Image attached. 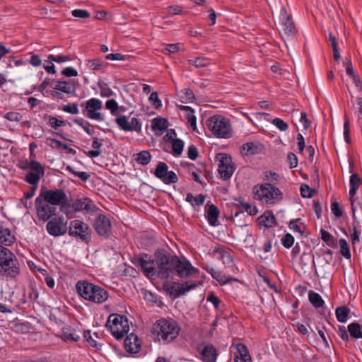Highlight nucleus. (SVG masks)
Wrapping results in <instances>:
<instances>
[{
    "instance_id": "40",
    "label": "nucleus",
    "mask_w": 362,
    "mask_h": 362,
    "mask_svg": "<svg viewBox=\"0 0 362 362\" xmlns=\"http://www.w3.org/2000/svg\"><path fill=\"white\" fill-rule=\"evenodd\" d=\"M308 298L310 302L317 308L322 307L325 304L322 296L315 291H310L308 294Z\"/></svg>"
},
{
    "instance_id": "10",
    "label": "nucleus",
    "mask_w": 362,
    "mask_h": 362,
    "mask_svg": "<svg viewBox=\"0 0 362 362\" xmlns=\"http://www.w3.org/2000/svg\"><path fill=\"white\" fill-rule=\"evenodd\" d=\"M216 161L218 163V171L221 177L223 180L230 178L235 168L231 157L221 153L216 155Z\"/></svg>"
},
{
    "instance_id": "5",
    "label": "nucleus",
    "mask_w": 362,
    "mask_h": 362,
    "mask_svg": "<svg viewBox=\"0 0 362 362\" xmlns=\"http://www.w3.org/2000/svg\"><path fill=\"white\" fill-rule=\"evenodd\" d=\"M206 125L209 130L216 138L229 139L233 136V132L228 119L222 115H214L207 119Z\"/></svg>"
},
{
    "instance_id": "1",
    "label": "nucleus",
    "mask_w": 362,
    "mask_h": 362,
    "mask_svg": "<svg viewBox=\"0 0 362 362\" xmlns=\"http://www.w3.org/2000/svg\"><path fill=\"white\" fill-rule=\"evenodd\" d=\"M159 278L168 279L171 274L176 273L181 278L196 277L199 275V270L192 266L185 259H180L177 256H170L165 254L159 255Z\"/></svg>"
},
{
    "instance_id": "52",
    "label": "nucleus",
    "mask_w": 362,
    "mask_h": 362,
    "mask_svg": "<svg viewBox=\"0 0 362 362\" xmlns=\"http://www.w3.org/2000/svg\"><path fill=\"white\" fill-rule=\"evenodd\" d=\"M48 59L49 61L54 62L57 63H63V62H69L71 60V57L68 55L50 54V55H49Z\"/></svg>"
},
{
    "instance_id": "43",
    "label": "nucleus",
    "mask_w": 362,
    "mask_h": 362,
    "mask_svg": "<svg viewBox=\"0 0 362 362\" xmlns=\"http://www.w3.org/2000/svg\"><path fill=\"white\" fill-rule=\"evenodd\" d=\"M172 145V154L174 156H180L182 151L184 148V142L180 139H178L177 140H173L171 142Z\"/></svg>"
},
{
    "instance_id": "21",
    "label": "nucleus",
    "mask_w": 362,
    "mask_h": 362,
    "mask_svg": "<svg viewBox=\"0 0 362 362\" xmlns=\"http://www.w3.org/2000/svg\"><path fill=\"white\" fill-rule=\"evenodd\" d=\"M255 199L262 203L269 204L272 199V187L270 184L257 185L253 189Z\"/></svg>"
},
{
    "instance_id": "24",
    "label": "nucleus",
    "mask_w": 362,
    "mask_h": 362,
    "mask_svg": "<svg viewBox=\"0 0 362 362\" xmlns=\"http://www.w3.org/2000/svg\"><path fill=\"white\" fill-rule=\"evenodd\" d=\"M124 346L128 352L136 354L141 349V341L136 334L132 333L126 337Z\"/></svg>"
},
{
    "instance_id": "64",
    "label": "nucleus",
    "mask_w": 362,
    "mask_h": 362,
    "mask_svg": "<svg viewBox=\"0 0 362 362\" xmlns=\"http://www.w3.org/2000/svg\"><path fill=\"white\" fill-rule=\"evenodd\" d=\"M242 206L243 209L250 216H255L257 214V209L255 206L251 205L249 203H243Z\"/></svg>"
},
{
    "instance_id": "9",
    "label": "nucleus",
    "mask_w": 362,
    "mask_h": 362,
    "mask_svg": "<svg viewBox=\"0 0 362 362\" xmlns=\"http://www.w3.org/2000/svg\"><path fill=\"white\" fill-rule=\"evenodd\" d=\"M85 112L83 115L88 119L103 122L105 119V115L101 110L103 109V103L100 100L92 98L86 100L84 103Z\"/></svg>"
},
{
    "instance_id": "26",
    "label": "nucleus",
    "mask_w": 362,
    "mask_h": 362,
    "mask_svg": "<svg viewBox=\"0 0 362 362\" xmlns=\"http://www.w3.org/2000/svg\"><path fill=\"white\" fill-rule=\"evenodd\" d=\"M15 242L16 237L11 230L7 228L0 226V245L11 246Z\"/></svg>"
},
{
    "instance_id": "8",
    "label": "nucleus",
    "mask_w": 362,
    "mask_h": 362,
    "mask_svg": "<svg viewBox=\"0 0 362 362\" xmlns=\"http://www.w3.org/2000/svg\"><path fill=\"white\" fill-rule=\"evenodd\" d=\"M20 168L24 170H29L25 177V180L32 185H37L40 180L45 174L44 168L36 160L26 161L25 163H22Z\"/></svg>"
},
{
    "instance_id": "20",
    "label": "nucleus",
    "mask_w": 362,
    "mask_h": 362,
    "mask_svg": "<svg viewBox=\"0 0 362 362\" xmlns=\"http://www.w3.org/2000/svg\"><path fill=\"white\" fill-rule=\"evenodd\" d=\"M240 151L243 156L249 157L264 153L265 147L259 141H251L243 144L240 147Z\"/></svg>"
},
{
    "instance_id": "46",
    "label": "nucleus",
    "mask_w": 362,
    "mask_h": 362,
    "mask_svg": "<svg viewBox=\"0 0 362 362\" xmlns=\"http://www.w3.org/2000/svg\"><path fill=\"white\" fill-rule=\"evenodd\" d=\"M87 67L92 71H98L103 69V62L101 59H95L88 60L86 62Z\"/></svg>"
},
{
    "instance_id": "18",
    "label": "nucleus",
    "mask_w": 362,
    "mask_h": 362,
    "mask_svg": "<svg viewBox=\"0 0 362 362\" xmlns=\"http://www.w3.org/2000/svg\"><path fill=\"white\" fill-rule=\"evenodd\" d=\"M117 126L125 132H139L141 129V124L137 118L133 117L131 120L125 115H121L115 119Z\"/></svg>"
},
{
    "instance_id": "50",
    "label": "nucleus",
    "mask_w": 362,
    "mask_h": 362,
    "mask_svg": "<svg viewBox=\"0 0 362 362\" xmlns=\"http://www.w3.org/2000/svg\"><path fill=\"white\" fill-rule=\"evenodd\" d=\"M66 170L70 173L73 174L76 177H79L82 181H87L89 178V175L86 172H78L74 170V169L71 166H67L66 168Z\"/></svg>"
},
{
    "instance_id": "48",
    "label": "nucleus",
    "mask_w": 362,
    "mask_h": 362,
    "mask_svg": "<svg viewBox=\"0 0 362 362\" xmlns=\"http://www.w3.org/2000/svg\"><path fill=\"white\" fill-rule=\"evenodd\" d=\"M180 98L182 103H188L193 100L194 95L192 90L187 88L180 92Z\"/></svg>"
},
{
    "instance_id": "12",
    "label": "nucleus",
    "mask_w": 362,
    "mask_h": 362,
    "mask_svg": "<svg viewBox=\"0 0 362 362\" xmlns=\"http://www.w3.org/2000/svg\"><path fill=\"white\" fill-rule=\"evenodd\" d=\"M38 197L54 206H60L67 199L65 192L62 189L41 190Z\"/></svg>"
},
{
    "instance_id": "27",
    "label": "nucleus",
    "mask_w": 362,
    "mask_h": 362,
    "mask_svg": "<svg viewBox=\"0 0 362 362\" xmlns=\"http://www.w3.org/2000/svg\"><path fill=\"white\" fill-rule=\"evenodd\" d=\"M201 358L204 362H216L217 354L215 348L211 345L205 346L200 351Z\"/></svg>"
},
{
    "instance_id": "22",
    "label": "nucleus",
    "mask_w": 362,
    "mask_h": 362,
    "mask_svg": "<svg viewBox=\"0 0 362 362\" xmlns=\"http://www.w3.org/2000/svg\"><path fill=\"white\" fill-rule=\"evenodd\" d=\"M72 207L75 211H81L83 210L87 211H95L98 209L93 202L87 197L76 199L73 204Z\"/></svg>"
},
{
    "instance_id": "23",
    "label": "nucleus",
    "mask_w": 362,
    "mask_h": 362,
    "mask_svg": "<svg viewBox=\"0 0 362 362\" xmlns=\"http://www.w3.org/2000/svg\"><path fill=\"white\" fill-rule=\"evenodd\" d=\"M233 346L237 351L234 356V362H252L248 349L245 344L238 343Z\"/></svg>"
},
{
    "instance_id": "3",
    "label": "nucleus",
    "mask_w": 362,
    "mask_h": 362,
    "mask_svg": "<svg viewBox=\"0 0 362 362\" xmlns=\"http://www.w3.org/2000/svg\"><path fill=\"white\" fill-rule=\"evenodd\" d=\"M76 288L81 298L93 303H102L109 297L105 289L86 281H78Z\"/></svg>"
},
{
    "instance_id": "28",
    "label": "nucleus",
    "mask_w": 362,
    "mask_h": 362,
    "mask_svg": "<svg viewBox=\"0 0 362 362\" xmlns=\"http://www.w3.org/2000/svg\"><path fill=\"white\" fill-rule=\"evenodd\" d=\"M256 122H252L262 131H266L269 127L272 117L268 113L258 112L255 115Z\"/></svg>"
},
{
    "instance_id": "57",
    "label": "nucleus",
    "mask_w": 362,
    "mask_h": 362,
    "mask_svg": "<svg viewBox=\"0 0 362 362\" xmlns=\"http://www.w3.org/2000/svg\"><path fill=\"white\" fill-rule=\"evenodd\" d=\"M294 243L293 236L290 234H286L281 239V243L286 248H290Z\"/></svg>"
},
{
    "instance_id": "39",
    "label": "nucleus",
    "mask_w": 362,
    "mask_h": 362,
    "mask_svg": "<svg viewBox=\"0 0 362 362\" xmlns=\"http://www.w3.org/2000/svg\"><path fill=\"white\" fill-rule=\"evenodd\" d=\"M350 310L346 306L338 307L335 310L336 317L339 322H346L348 319Z\"/></svg>"
},
{
    "instance_id": "42",
    "label": "nucleus",
    "mask_w": 362,
    "mask_h": 362,
    "mask_svg": "<svg viewBox=\"0 0 362 362\" xmlns=\"http://www.w3.org/2000/svg\"><path fill=\"white\" fill-rule=\"evenodd\" d=\"M321 238L327 245L334 247L337 245V239L324 229L320 230Z\"/></svg>"
},
{
    "instance_id": "45",
    "label": "nucleus",
    "mask_w": 362,
    "mask_h": 362,
    "mask_svg": "<svg viewBox=\"0 0 362 362\" xmlns=\"http://www.w3.org/2000/svg\"><path fill=\"white\" fill-rule=\"evenodd\" d=\"M189 63L194 65L197 68H202L208 66L210 62L207 58L203 57H196L189 60Z\"/></svg>"
},
{
    "instance_id": "37",
    "label": "nucleus",
    "mask_w": 362,
    "mask_h": 362,
    "mask_svg": "<svg viewBox=\"0 0 362 362\" xmlns=\"http://www.w3.org/2000/svg\"><path fill=\"white\" fill-rule=\"evenodd\" d=\"M136 161L142 165L148 164L151 160V156L148 151H142L134 155Z\"/></svg>"
},
{
    "instance_id": "47",
    "label": "nucleus",
    "mask_w": 362,
    "mask_h": 362,
    "mask_svg": "<svg viewBox=\"0 0 362 362\" xmlns=\"http://www.w3.org/2000/svg\"><path fill=\"white\" fill-rule=\"evenodd\" d=\"M273 125L281 132H286L289 128L288 123L279 117L273 118Z\"/></svg>"
},
{
    "instance_id": "62",
    "label": "nucleus",
    "mask_w": 362,
    "mask_h": 362,
    "mask_svg": "<svg viewBox=\"0 0 362 362\" xmlns=\"http://www.w3.org/2000/svg\"><path fill=\"white\" fill-rule=\"evenodd\" d=\"M167 11L170 15H180L183 12V8L178 5H173L167 8Z\"/></svg>"
},
{
    "instance_id": "49",
    "label": "nucleus",
    "mask_w": 362,
    "mask_h": 362,
    "mask_svg": "<svg viewBox=\"0 0 362 362\" xmlns=\"http://www.w3.org/2000/svg\"><path fill=\"white\" fill-rule=\"evenodd\" d=\"M47 118L48 119V124L54 129L65 125L64 121L59 120L55 117L47 116Z\"/></svg>"
},
{
    "instance_id": "25",
    "label": "nucleus",
    "mask_w": 362,
    "mask_h": 362,
    "mask_svg": "<svg viewBox=\"0 0 362 362\" xmlns=\"http://www.w3.org/2000/svg\"><path fill=\"white\" fill-rule=\"evenodd\" d=\"M205 216L211 226H216L218 225V218L219 216V210L214 204H207L206 205Z\"/></svg>"
},
{
    "instance_id": "14",
    "label": "nucleus",
    "mask_w": 362,
    "mask_h": 362,
    "mask_svg": "<svg viewBox=\"0 0 362 362\" xmlns=\"http://www.w3.org/2000/svg\"><path fill=\"white\" fill-rule=\"evenodd\" d=\"M71 236L79 237L82 240H88L90 238V229L88 226L81 220L71 221L69 228Z\"/></svg>"
},
{
    "instance_id": "58",
    "label": "nucleus",
    "mask_w": 362,
    "mask_h": 362,
    "mask_svg": "<svg viewBox=\"0 0 362 362\" xmlns=\"http://www.w3.org/2000/svg\"><path fill=\"white\" fill-rule=\"evenodd\" d=\"M62 110L65 112L73 114V115H77L79 112L78 105L76 103H72V104H69V105H64L62 108Z\"/></svg>"
},
{
    "instance_id": "60",
    "label": "nucleus",
    "mask_w": 362,
    "mask_h": 362,
    "mask_svg": "<svg viewBox=\"0 0 362 362\" xmlns=\"http://www.w3.org/2000/svg\"><path fill=\"white\" fill-rule=\"evenodd\" d=\"M331 210L332 214L337 218L341 217L343 214L342 209L339 204L337 202H334L331 204Z\"/></svg>"
},
{
    "instance_id": "41",
    "label": "nucleus",
    "mask_w": 362,
    "mask_h": 362,
    "mask_svg": "<svg viewBox=\"0 0 362 362\" xmlns=\"http://www.w3.org/2000/svg\"><path fill=\"white\" fill-rule=\"evenodd\" d=\"M348 331L353 338L360 339L362 338V331L361 325L357 322H352L348 325Z\"/></svg>"
},
{
    "instance_id": "29",
    "label": "nucleus",
    "mask_w": 362,
    "mask_h": 362,
    "mask_svg": "<svg viewBox=\"0 0 362 362\" xmlns=\"http://www.w3.org/2000/svg\"><path fill=\"white\" fill-rule=\"evenodd\" d=\"M168 127V121L165 118L156 117L151 121V128L156 135H161Z\"/></svg>"
},
{
    "instance_id": "4",
    "label": "nucleus",
    "mask_w": 362,
    "mask_h": 362,
    "mask_svg": "<svg viewBox=\"0 0 362 362\" xmlns=\"http://www.w3.org/2000/svg\"><path fill=\"white\" fill-rule=\"evenodd\" d=\"M180 327L177 322L173 319H160L154 327V332L159 341L170 343L178 336Z\"/></svg>"
},
{
    "instance_id": "16",
    "label": "nucleus",
    "mask_w": 362,
    "mask_h": 362,
    "mask_svg": "<svg viewBox=\"0 0 362 362\" xmlns=\"http://www.w3.org/2000/svg\"><path fill=\"white\" fill-rule=\"evenodd\" d=\"M160 254H165V252L163 251L156 252V258L153 260L145 259L144 257L139 259V265L146 276H153L157 275L159 277V270L160 269L159 255Z\"/></svg>"
},
{
    "instance_id": "31",
    "label": "nucleus",
    "mask_w": 362,
    "mask_h": 362,
    "mask_svg": "<svg viewBox=\"0 0 362 362\" xmlns=\"http://www.w3.org/2000/svg\"><path fill=\"white\" fill-rule=\"evenodd\" d=\"M362 181L358 174H352L349 180V195L350 198H353L357 193L358 189L360 187Z\"/></svg>"
},
{
    "instance_id": "61",
    "label": "nucleus",
    "mask_w": 362,
    "mask_h": 362,
    "mask_svg": "<svg viewBox=\"0 0 362 362\" xmlns=\"http://www.w3.org/2000/svg\"><path fill=\"white\" fill-rule=\"evenodd\" d=\"M149 101L154 106V107H159L162 105L161 100L158 98L157 92H153L149 97Z\"/></svg>"
},
{
    "instance_id": "35",
    "label": "nucleus",
    "mask_w": 362,
    "mask_h": 362,
    "mask_svg": "<svg viewBox=\"0 0 362 362\" xmlns=\"http://www.w3.org/2000/svg\"><path fill=\"white\" fill-rule=\"evenodd\" d=\"M185 200L190 203L193 206H199L203 205L205 201V197L200 194L194 197L192 193H187Z\"/></svg>"
},
{
    "instance_id": "13",
    "label": "nucleus",
    "mask_w": 362,
    "mask_h": 362,
    "mask_svg": "<svg viewBox=\"0 0 362 362\" xmlns=\"http://www.w3.org/2000/svg\"><path fill=\"white\" fill-rule=\"evenodd\" d=\"M67 228V222L63 216L52 217L48 221L46 226L47 233L54 237L64 235Z\"/></svg>"
},
{
    "instance_id": "54",
    "label": "nucleus",
    "mask_w": 362,
    "mask_h": 362,
    "mask_svg": "<svg viewBox=\"0 0 362 362\" xmlns=\"http://www.w3.org/2000/svg\"><path fill=\"white\" fill-rule=\"evenodd\" d=\"M352 230L353 233L351 235V243L353 245H355L356 243H358L360 240V235L361 231L359 229H358L357 226H356V223H352Z\"/></svg>"
},
{
    "instance_id": "36",
    "label": "nucleus",
    "mask_w": 362,
    "mask_h": 362,
    "mask_svg": "<svg viewBox=\"0 0 362 362\" xmlns=\"http://www.w3.org/2000/svg\"><path fill=\"white\" fill-rule=\"evenodd\" d=\"M211 276L214 279H215L220 284L224 285L228 282L232 281H237L236 279L227 276L225 274H222L221 272L213 270L211 272Z\"/></svg>"
},
{
    "instance_id": "17",
    "label": "nucleus",
    "mask_w": 362,
    "mask_h": 362,
    "mask_svg": "<svg viewBox=\"0 0 362 362\" xmlns=\"http://www.w3.org/2000/svg\"><path fill=\"white\" fill-rule=\"evenodd\" d=\"M155 176L166 185L176 183L178 181L177 175L173 171H168V167L164 162H159L155 170Z\"/></svg>"
},
{
    "instance_id": "2",
    "label": "nucleus",
    "mask_w": 362,
    "mask_h": 362,
    "mask_svg": "<svg viewBox=\"0 0 362 362\" xmlns=\"http://www.w3.org/2000/svg\"><path fill=\"white\" fill-rule=\"evenodd\" d=\"M21 272L18 260L8 248L0 245V276L14 279Z\"/></svg>"
},
{
    "instance_id": "51",
    "label": "nucleus",
    "mask_w": 362,
    "mask_h": 362,
    "mask_svg": "<svg viewBox=\"0 0 362 362\" xmlns=\"http://www.w3.org/2000/svg\"><path fill=\"white\" fill-rule=\"evenodd\" d=\"M105 107L109 110L112 115H115L118 110V104L115 99H110L105 103Z\"/></svg>"
},
{
    "instance_id": "6",
    "label": "nucleus",
    "mask_w": 362,
    "mask_h": 362,
    "mask_svg": "<svg viewBox=\"0 0 362 362\" xmlns=\"http://www.w3.org/2000/svg\"><path fill=\"white\" fill-rule=\"evenodd\" d=\"M106 327L117 339L123 338L129 331L127 317L125 315L116 313L110 315L106 322Z\"/></svg>"
},
{
    "instance_id": "53",
    "label": "nucleus",
    "mask_w": 362,
    "mask_h": 362,
    "mask_svg": "<svg viewBox=\"0 0 362 362\" xmlns=\"http://www.w3.org/2000/svg\"><path fill=\"white\" fill-rule=\"evenodd\" d=\"M4 118L12 122H21L23 116L18 112H8L5 114Z\"/></svg>"
},
{
    "instance_id": "30",
    "label": "nucleus",
    "mask_w": 362,
    "mask_h": 362,
    "mask_svg": "<svg viewBox=\"0 0 362 362\" xmlns=\"http://www.w3.org/2000/svg\"><path fill=\"white\" fill-rule=\"evenodd\" d=\"M54 90H60L66 94H71L76 90V87L71 81H56L52 86Z\"/></svg>"
},
{
    "instance_id": "38",
    "label": "nucleus",
    "mask_w": 362,
    "mask_h": 362,
    "mask_svg": "<svg viewBox=\"0 0 362 362\" xmlns=\"http://www.w3.org/2000/svg\"><path fill=\"white\" fill-rule=\"evenodd\" d=\"M257 222L260 226L264 228H269L272 227V212L266 211L257 218Z\"/></svg>"
},
{
    "instance_id": "55",
    "label": "nucleus",
    "mask_w": 362,
    "mask_h": 362,
    "mask_svg": "<svg viewBox=\"0 0 362 362\" xmlns=\"http://www.w3.org/2000/svg\"><path fill=\"white\" fill-rule=\"evenodd\" d=\"M300 194L304 198H310L313 195V190L306 184L300 186Z\"/></svg>"
},
{
    "instance_id": "11",
    "label": "nucleus",
    "mask_w": 362,
    "mask_h": 362,
    "mask_svg": "<svg viewBox=\"0 0 362 362\" xmlns=\"http://www.w3.org/2000/svg\"><path fill=\"white\" fill-rule=\"evenodd\" d=\"M35 207L37 218L43 222L48 221L55 216L57 212L56 206L47 203L38 196L35 200Z\"/></svg>"
},
{
    "instance_id": "34",
    "label": "nucleus",
    "mask_w": 362,
    "mask_h": 362,
    "mask_svg": "<svg viewBox=\"0 0 362 362\" xmlns=\"http://www.w3.org/2000/svg\"><path fill=\"white\" fill-rule=\"evenodd\" d=\"M74 122L80 126L88 135H93L95 134L93 126L84 119L76 118L74 119Z\"/></svg>"
},
{
    "instance_id": "19",
    "label": "nucleus",
    "mask_w": 362,
    "mask_h": 362,
    "mask_svg": "<svg viewBox=\"0 0 362 362\" xmlns=\"http://www.w3.org/2000/svg\"><path fill=\"white\" fill-rule=\"evenodd\" d=\"M200 283L196 282H186L185 284L173 283L171 285L164 284V286L166 287L168 291L171 295H173L175 297H178L185 294L187 292H189L192 289H194Z\"/></svg>"
},
{
    "instance_id": "44",
    "label": "nucleus",
    "mask_w": 362,
    "mask_h": 362,
    "mask_svg": "<svg viewBox=\"0 0 362 362\" xmlns=\"http://www.w3.org/2000/svg\"><path fill=\"white\" fill-rule=\"evenodd\" d=\"M339 245L340 247V252H341V255L344 258L349 259L351 257V254L349 245L347 241L344 238H341L339 240Z\"/></svg>"
},
{
    "instance_id": "33",
    "label": "nucleus",
    "mask_w": 362,
    "mask_h": 362,
    "mask_svg": "<svg viewBox=\"0 0 362 362\" xmlns=\"http://www.w3.org/2000/svg\"><path fill=\"white\" fill-rule=\"evenodd\" d=\"M61 339L64 341H78L80 336L70 329H63L60 334Z\"/></svg>"
},
{
    "instance_id": "59",
    "label": "nucleus",
    "mask_w": 362,
    "mask_h": 362,
    "mask_svg": "<svg viewBox=\"0 0 362 362\" xmlns=\"http://www.w3.org/2000/svg\"><path fill=\"white\" fill-rule=\"evenodd\" d=\"M71 14L75 18H88L90 17L89 12L84 9H74L71 11Z\"/></svg>"
},
{
    "instance_id": "32",
    "label": "nucleus",
    "mask_w": 362,
    "mask_h": 362,
    "mask_svg": "<svg viewBox=\"0 0 362 362\" xmlns=\"http://www.w3.org/2000/svg\"><path fill=\"white\" fill-rule=\"evenodd\" d=\"M180 110L186 112V118L187 119V123L192 129L193 131L197 129V118L194 115V110L189 106H180Z\"/></svg>"
},
{
    "instance_id": "15",
    "label": "nucleus",
    "mask_w": 362,
    "mask_h": 362,
    "mask_svg": "<svg viewBox=\"0 0 362 362\" xmlns=\"http://www.w3.org/2000/svg\"><path fill=\"white\" fill-rule=\"evenodd\" d=\"M95 232L100 236L107 238L111 233V221L104 214L98 212L95 215L93 222Z\"/></svg>"
},
{
    "instance_id": "7",
    "label": "nucleus",
    "mask_w": 362,
    "mask_h": 362,
    "mask_svg": "<svg viewBox=\"0 0 362 362\" xmlns=\"http://www.w3.org/2000/svg\"><path fill=\"white\" fill-rule=\"evenodd\" d=\"M279 33L284 38H293L298 33V28L287 8V4H283L279 16Z\"/></svg>"
},
{
    "instance_id": "63",
    "label": "nucleus",
    "mask_w": 362,
    "mask_h": 362,
    "mask_svg": "<svg viewBox=\"0 0 362 362\" xmlns=\"http://www.w3.org/2000/svg\"><path fill=\"white\" fill-rule=\"evenodd\" d=\"M283 197L282 192L279 188L273 186V204L281 201Z\"/></svg>"
},
{
    "instance_id": "56",
    "label": "nucleus",
    "mask_w": 362,
    "mask_h": 362,
    "mask_svg": "<svg viewBox=\"0 0 362 362\" xmlns=\"http://www.w3.org/2000/svg\"><path fill=\"white\" fill-rule=\"evenodd\" d=\"M344 139L347 144H351L349 120L346 117L344 123Z\"/></svg>"
}]
</instances>
